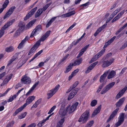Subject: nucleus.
<instances>
[{"label": "nucleus", "instance_id": "2f4dec72", "mask_svg": "<svg viewBox=\"0 0 127 127\" xmlns=\"http://www.w3.org/2000/svg\"><path fill=\"white\" fill-rule=\"evenodd\" d=\"M73 66L71 63H70L66 67V71H64L65 73H67L70 71L72 68V66Z\"/></svg>", "mask_w": 127, "mask_h": 127}, {"label": "nucleus", "instance_id": "c756f323", "mask_svg": "<svg viewBox=\"0 0 127 127\" xmlns=\"http://www.w3.org/2000/svg\"><path fill=\"white\" fill-rule=\"evenodd\" d=\"M43 11V8L39 9L35 14V17L36 18L39 16L42 13Z\"/></svg>", "mask_w": 127, "mask_h": 127}, {"label": "nucleus", "instance_id": "de8ad7c7", "mask_svg": "<svg viewBox=\"0 0 127 127\" xmlns=\"http://www.w3.org/2000/svg\"><path fill=\"white\" fill-rule=\"evenodd\" d=\"M36 50V49L35 48L33 47L30 50L28 53V55H31L33 52L35 51Z\"/></svg>", "mask_w": 127, "mask_h": 127}, {"label": "nucleus", "instance_id": "0eeeda50", "mask_svg": "<svg viewBox=\"0 0 127 127\" xmlns=\"http://www.w3.org/2000/svg\"><path fill=\"white\" fill-rule=\"evenodd\" d=\"M124 114L123 113H121L119 118L118 121L115 125V127H117L120 125L124 121ZM127 118V114L125 117V118Z\"/></svg>", "mask_w": 127, "mask_h": 127}, {"label": "nucleus", "instance_id": "72a5a7b5", "mask_svg": "<svg viewBox=\"0 0 127 127\" xmlns=\"http://www.w3.org/2000/svg\"><path fill=\"white\" fill-rule=\"evenodd\" d=\"M98 62H95L92 64L88 67V69L91 70L97 64Z\"/></svg>", "mask_w": 127, "mask_h": 127}, {"label": "nucleus", "instance_id": "ea45409f", "mask_svg": "<svg viewBox=\"0 0 127 127\" xmlns=\"http://www.w3.org/2000/svg\"><path fill=\"white\" fill-rule=\"evenodd\" d=\"M94 123V121L92 120L88 122L86 125L85 127H91Z\"/></svg>", "mask_w": 127, "mask_h": 127}, {"label": "nucleus", "instance_id": "4c0bfd02", "mask_svg": "<svg viewBox=\"0 0 127 127\" xmlns=\"http://www.w3.org/2000/svg\"><path fill=\"white\" fill-rule=\"evenodd\" d=\"M107 24H105L103 26H102L101 27H100L96 31L98 32L99 33L107 25Z\"/></svg>", "mask_w": 127, "mask_h": 127}, {"label": "nucleus", "instance_id": "864d4df0", "mask_svg": "<svg viewBox=\"0 0 127 127\" xmlns=\"http://www.w3.org/2000/svg\"><path fill=\"white\" fill-rule=\"evenodd\" d=\"M127 46V41L121 47L120 49V50H122L124 49Z\"/></svg>", "mask_w": 127, "mask_h": 127}, {"label": "nucleus", "instance_id": "69168bd1", "mask_svg": "<svg viewBox=\"0 0 127 127\" xmlns=\"http://www.w3.org/2000/svg\"><path fill=\"white\" fill-rule=\"evenodd\" d=\"M5 72H4L1 74H0V79H1L5 75Z\"/></svg>", "mask_w": 127, "mask_h": 127}, {"label": "nucleus", "instance_id": "dca6fc26", "mask_svg": "<svg viewBox=\"0 0 127 127\" xmlns=\"http://www.w3.org/2000/svg\"><path fill=\"white\" fill-rule=\"evenodd\" d=\"M15 8L16 7L15 6L11 7L4 15L3 17L4 19H5L9 16L14 11Z\"/></svg>", "mask_w": 127, "mask_h": 127}, {"label": "nucleus", "instance_id": "423d86ee", "mask_svg": "<svg viewBox=\"0 0 127 127\" xmlns=\"http://www.w3.org/2000/svg\"><path fill=\"white\" fill-rule=\"evenodd\" d=\"M78 104V102H76L72 105L71 107L70 105L68 106L66 108L67 111H68V114H70L74 112L76 109Z\"/></svg>", "mask_w": 127, "mask_h": 127}, {"label": "nucleus", "instance_id": "7ed1b4c3", "mask_svg": "<svg viewBox=\"0 0 127 127\" xmlns=\"http://www.w3.org/2000/svg\"><path fill=\"white\" fill-rule=\"evenodd\" d=\"M89 109L87 110L80 117L78 120L80 122L84 123H86L88 120L90 114Z\"/></svg>", "mask_w": 127, "mask_h": 127}, {"label": "nucleus", "instance_id": "49530a36", "mask_svg": "<svg viewBox=\"0 0 127 127\" xmlns=\"http://www.w3.org/2000/svg\"><path fill=\"white\" fill-rule=\"evenodd\" d=\"M51 115H49L48 117H47L45 119H43L42 120L40 121V122L41 123V124L43 125L44 123L47 120H48L49 117H50V116Z\"/></svg>", "mask_w": 127, "mask_h": 127}, {"label": "nucleus", "instance_id": "bb28decb", "mask_svg": "<svg viewBox=\"0 0 127 127\" xmlns=\"http://www.w3.org/2000/svg\"><path fill=\"white\" fill-rule=\"evenodd\" d=\"M116 38L115 36H114L113 37L110 39L107 42H106L104 46V48H106L107 46L110 45L112 43Z\"/></svg>", "mask_w": 127, "mask_h": 127}, {"label": "nucleus", "instance_id": "c9c22d12", "mask_svg": "<svg viewBox=\"0 0 127 127\" xmlns=\"http://www.w3.org/2000/svg\"><path fill=\"white\" fill-rule=\"evenodd\" d=\"M27 114V112H24L18 116V118L19 119H21L24 118L26 115Z\"/></svg>", "mask_w": 127, "mask_h": 127}, {"label": "nucleus", "instance_id": "5701e85b", "mask_svg": "<svg viewBox=\"0 0 127 127\" xmlns=\"http://www.w3.org/2000/svg\"><path fill=\"white\" fill-rule=\"evenodd\" d=\"M89 46V44L87 45L83 48L82 49L78 54V56L77 57V58H78L81 56L84 53V52L87 49L88 47Z\"/></svg>", "mask_w": 127, "mask_h": 127}, {"label": "nucleus", "instance_id": "052dcab7", "mask_svg": "<svg viewBox=\"0 0 127 127\" xmlns=\"http://www.w3.org/2000/svg\"><path fill=\"white\" fill-rule=\"evenodd\" d=\"M69 56V54H67L65 57H64L61 60L62 62H63L64 60H65Z\"/></svg>", "mask_w": 127, "mask_h": 127}, {"label": "nucleus", "instance_id": "f03ea898", "mask_svg": "<svg viewBox=\"0 0 127 127\" xmlns=\"http://www.w3.org/2000/svg\"><path fill=\"white\" fill-rule=\"evenodd\" d=\"M35 98V96H32L29 97L26 100V102L21 107L16 109L13 113V116H15L18 113L21 112L26 106L27 105L31 103L32 101Z\"/></svg>", "mask_w": 127, "mask_h": 127}, {"label": "nucleus", "instance_id": "4be33fe9", "mask_svg": "<svg viewBox=\"0 0 127 127\" xmlns=\"http://www.w3.org/2000/svg\"><path fill=\"white\" fill-rule=\"evenodd\" d=\"M101 105H100L96 108L95 109L92 115V117H94L100 112L101 109Z\"/></svg>", "mask_w": 127, "mask_h": 127}, {"label": "nucleus", "instance_id": "f8f14e48", "mask_svg": "<svg viewBox=\"0 0 127 127\" xmlns=\"http://www.w3.org/2000/svg\"><path fill=\"white\" fill-rule=\"evenodd\" d=\"M64 107V105H62L61 107V108L60 110L59 111V114L60 115V117H61L62 118L65 117L64 116L66 115L67 112V109H66V108L65 109L63 110V109Z\"/></svg>", "mask_w": 127, "mask_h": 127}, {"label": "nucleus", "instance_id": "c03bdc74", "mask_svg": "<svg viewBox=\"0 0 127 127\" xmlns=\"http://www.w3.org/2000/svg\"><path fill=\"white\" fill-rule=\"evenodd\" d=\"M20 32L19 31V30H17L15 32L14 35V37L15 38L17 37L20 35Z\"/></svg>", "mask_w": 127, "mask_h": 127}, {"label": "nucleus", "instance_id": "473e14b6", "mask_svg": "<svg viewBox=\"0 0 127 127\" xmlns=\"http://www.w3.org/2000/svg\"><path fill=\"white\" fill-rule=\"evenodd\" d=\"M35 22V21L34 20L30 22L28 24L26 25V28L27 29H29L31 27L34 23Z\"/></svg>", "mask_w": 127, "mask_h": 127}, {"label": "nucleus", "instance_id": "aec40b11", "mask_svg": "<svg viewBox=\"0 0 127 127\" xmlns=\"http://www.w3.org/2000/svg\"><path fill=\"white\" fill-rule=\"evenodd\" d=\"M50 33V31H47L38 41L40 42L41 41H43L49 36Z\"/></svg>", "mask_w": 127, "mask_h": 127}, {"label": "nucleus", "instance_id": "ddd939ff", "mask_svg": "<svg viewBox=\"0 0 127 127\" xmlns=\"http://www.w3.org/2000/svg\"><path fill=\"white\" fill-rule=\"evenodd\" d=\"M114 59L112 58L109 61H104L102 65V67H106L111 64L114 61Z\"/></svg>", "mask_w": 127, "mask_h": 127}, {"label": "nucleus", "instance_id": "6e6d98bb", "mask_svg": "<svg viewBox=\"0 0 127 127\" xmlns=\"http://www.w3.org/2000/svg\"><path fill=\"white\" fill-rule=\"evenodd\" d=\"M14 124V121H12L8 124V125H7L6 127H12L13 126Z\"/></svg>", "mask_w": 127, "mask_h": 127}, {"label": "nucleus", "instance_id": "a18cd8bd", "mask_svg": "<svg viewBox=\"0 0 127 127\" xmlns=\"http://www.w3.org/2000/svg\"><path fill=\"white\" fill-rule=\"evenodd\" d=\"M64 121V117L62 118L61 119L58 121V123L60 125H61L63 126V124Z\"/></svg>", "mask_w": 127, "mask_h": 127}, {"label": "nucleus", "instance_id": "6ab92c4d", "mask_svg": "<svg viewBox=\"0 0 127 127\" xmlns=\"http://www.w3.org/2000/svg\"><path fill=\"white\" fill-rule=\"evenodd\" d=\"M127 89V87H125V88L123 89L120 91L117 94L115 97L116 99H118L120 98L123 95L124 93Z\"/></svg>", "mask_w": 127, "mask_h": 127}, {"label": "nucleus", "instance_id": "a878e982", "mask_svg": "<svg viewBox=\"0 0 127 127\" xmlns=\"http://www.w3.org/2000/svg\"><path fill=\"white\" fill-rule=\"evenodd\" d=\"M75 13L74 11H72L70 12L63 14L61 16V18H64L70 17L71 15H73L75 14Z\"/></svg>", "mask_w": 127, "mask_h": 127}, {"label": "nucleus", "instance_id": "79ce46f5", "mask_svg": "<svg viewBox=\"0 0 127 127\" xmlns=\"http://www.w3.org/2000/svg\"><path fill=\"white\" fill-rule=\"evenodd\" d=\"M9 80V79L6 77L3 81V83L1 84V86H3L4 84H7Z\"/></svg>", "mask_w": 127, "mask_h": 127}, {"label": "nucleus", "instance_id": "774afa93", "mask_svg": "<svg viewBox=\"0 0 127 127\" xmlns=\"http://www.w3.org/2000/svg\"><path fill=\"white\" fill-rule=\"evenodd\" d=\"M12 76L13 74H11L8 76L7 77L10 80L12 78Z\"/></svg>", "mask_w": 127, "mask_h": 127}, {"label": "nucleus", "instance_id": "b1692460", "mask_svg": "<svg viewBox=\"0 0 127 127\" xmlns=\"http://www.w3.org/2000/svg\"><path fill=\"white\" fill-rule=\"evenodd\" d=\"M39 83V81H38L35 83L33 86L30 89L29 91L26 93V95H29L31 93L32 91L34 89L36 88L37 86Z\"/></svg>", "mask_w": 127, "mask_h": 127}, {"label": "nucleus", "instance_id": "58836bf2", "mask_svg": "<svg viewBox=\"0 0 127 127\" xmlns=\"http://www.w3.org/2000/svg\"><path fill=\"white\" fill-rule=\"evenodd\" d=\"M40 42H39V41L38 40L34 44L33 47L36 49L40 45Z\"/></svg>", "mask_w": 127, "mask_h": 127}, {"label": "nucleus", "instance_id": "c85d7f7f", "mask_svg": "<svg viewBox=\"0 0 127 127\" xmlns=\"http://www.w3.org/2000/svg\"><path fill=\"white\" fill-rule=\"evenodd\" d=\"M116 74V72L114 70L111 71L109 73L108 76L107 78L110 79L113 78Z\"/></svg>", "mask_w": 127, "mask_h": 127}, {"label": "nucleus", "instance_id": "603ef678", "mask_svg": "<svg viewBox=\"0 0 127 127\" xmlns=\"http://www.w3.org/2000/svg\"><path fill=\"white\" fill-rule=\"evenodd\" d=\"M19 54V53H16L14 55V56L12 57V59H13L14 60H15V59H18V56Z\"/></svg>", "mask_w": 127, "mask_h": 127}, {"label": "nucleus", "instance_id": "6e6552de", "mask_svg": "<svg viewBox=\"0 0 127 127\" xmlns=\"http://www.w3.org/2000/svg\"><path fill=\"white\" fill-rule=\"evenodd\" d=\"M115 84V82H112L108 84L102 90L101 94H105Z\"/></svg>", "mask_w": 127, "mask_h": 127}, {"label": "nucleus", "instance_id": "1a4fd4ad", "mask_svg": "<svg viewBox=\"0 0 127 127\" xmlns=\"http://www.w3.org/2000/svg\"><path fill=\"white\" fill-rule=\"evenodd\" d=\"M42 27L41 25H38L34 29L32 32L30 37H32L33 36H35L38 32L41 29Z\"/></svg>", "mask_w": 127, "mask_h": 127}, {"label": "nucleus", "instance_id": "a211bd4d", "mask_svg": "<svg viewBox=\"0 0 127 127\" xmlns=\"http://www.w3.org/2000/svg\"><path fill=\"white\" fill-rule=\"evenodd\" d=\"M127 89V87H125V88L123 89L120 91L117 94L115 97L116 99H118L120 98L123 95L124 93Z\"/></svg>", "mask_w": 127, "mask_h": 127}, {"label": "nucleus", "instance_id": "9d476101", "mask_svg": "<svg viewBox=\"0 0 127 127\" xmlns=\"http://www.w3.org/2000/svg\"><path fill=\"white\" fill-rule=\"evenodd\" d=\"M21 81L22 83L25 84H28L31 82V80L30 78L27 76L26 75H25L22 76L21 79Z\"/></svg>", "mask_w": 127, "mask_h": 127}, {"label": "nucleus", "instance_id": "cd10ccee", "mask_svg": "<svg viewBox=\"0 0 127 127\" xmlns=\"http://www.w3.org/2000/svg\"><path fill=\"white\" fill-rule=\"evenodd\" d=\"M82 62V59L81 58L79 59L76 60L73 63H71V64L73 66H75L79 65Z\"/></svg>", "mask_w": 127, "mask_h": 127}, {"label": "nucleus", "instance_id": "4468645a", "mask_svg": "<svg viewBox=\"0 0 127 127\" xmlns=\"http://www.w3.org/2000/svg\"><path fill=\"white\" fill-rule=\"evenodd\" d=\"M37 9V7H35L32 9L31 11L30 12L26 15V17L24 18V20H26L28 19L33 14L34 12Z\"/></svg>", "mask_w": 127, "mask_h": 127}, {"label": "nucleus", "instance_id": "680f3d73", "mask_svg": "<svg viewBox=\"0 0 127 127\" xmlns=\"http://www.w3.org/2000/svg\"><path fill=\"white\" fill-rule=\"evenodd\" d=\"M117 4V2L115 3L111 6L110 8V10H112L116 6V5Z\"/></svg>", "mask_w": 127, "mask_h": 127}, {"label": "nucleus", "instance_id": "37998d69", "mask_svg": "<svg viewBox=\"0 0 127 127\" xmlns=\"http://www.w3.org/2000/svg\"><path fill=\"white\" fill-rule=\"evenodd\" d=\"M9 2V1L8 0H6L2 5V6L3 7L2 8H3L4 9L5 8L8 4Z\"/></svg>", "mask_w": 127, "mask_h": 127}, {"label": "nucleus", "instance_id": "8fccbe9b", "mask_svg": "<svg viewBox=\"0 0 127 127\" xmlns=\"http://www.w3.org/2000/svg\"><path fill=\"white\" fill-rule=\"evenodd\" d=\"M78 83V81H76L70 87L73 89L77 86Z\"/></svg>", "mask_w": 127, "mask_h": 127}, {"label": "nucleus", "instance_id": "09e8293b", "mask_svg": "<svg viewBox=\"0 0 127 127\" xmlns=\"http://www.w3.org/2000/svg\"><path fill=\"white\" fill-rule=\"evenodd\" d=\"M59 85H58L56 86L53 90H52L53 91L54 93H55L57 91L58 89L59 88Z\"/></svg>", "mask_w": 127, "mask_h": 127}, {"label": "nucleus", "instance_id": "e2e57ef3", "mask_svg": "<svg viewBox=\"0 0 127 127\" xmlns=\"http://www.w3.org/2000/svg\"><path fill=\"white\" fill-rule=\"evenodd\" d=\"M36 124L34 123H32L29 125L27 127H35L36 126Z\"/></svg>", "mask_w": 127, "mask_h": 127}, {"label": "nucleus", "instance_id": "7c9ffc66", "mask_svg": "<svg viewBox=\"0 0 127 127\" xmlns=\"http://www.w3.org/2000/svg\"><path fill=\"white\" fill-rule=\"evenodd\" d=\"M57 17H55L51 18L46 25V27L47 28L56 19Z\"/></svg>", "mask_w": 127, "mask_h": 127}, {"label": "nucleus", "instance_id": "bf43d9fd", "mask_svg": "<svg viewBox=\"0 0 127 127\" xmlns=\"http://www.w3.org/2000/svg\"><path fill=\"white\" fill-rule=\"evenodd\" d=\"M75 24H73L69 28L66 30V32H69L70 30L73 28L75 25Z\"/></svg>", "mask_w": 127, "mask_h": 127}, {"label": "nucleus", "instance_id": "5fc2aeb1", "mask_svg": "<svg viewBox=\"0 0 127 127\" xmlns=\"http://www.w3.org/2000/svg\"><path fill=\"white\" fill-rule=\"evenodd\" d=\"M25 28L24 26L23 25L20 27L19 29L18 30H19V31L20 32L21 31H23L24 30Z\"/></svg>", "mask_w": 127, "mask_h": 127}, {"label": "nucleus", "instance_id": "4d7b16f0", "mask_svg": "<svg viewBox=\"0 0 127 127\" xmlns=\"http://www.w3.org/2000/svg\"><path fill=\"white\" fill-rule=\"evenodd\" d=\"M79 71V69H77L75 70H74L71 73L74 76Z\"/></svg>", "mask_w": 127, "mask_h": 127}, {"label": "nucleus", "instance_id": "2eb2a0df", "mask_svg": "<svg viewBox=\"0 0 127 127\" xmlns=\"http://www.w3.org/2000/svg\"><path fill=\"white\" fill-rule=\"evenodd\" d=\"M15 8L16 7L15 6L11 7L4 15L3 17L4 19H5L9 16L14 11Z\"/></svg>", "mask_w": 127, "mask_h": 127}, {"label": "nucleus", "instance_id": "a19ab883", "mask_svg": "<svg viewBox=\"0 0 127 127\" xmlns=\"http://www.w3.org/2000/svg\"><path fill=\"white\" fill-rule=\"evenodd\" d=\"M97 101L96 100H94L91 103V105L92 107L95 106L97 103Z\"/></svg>", "mask_w": 127, "mask_h": 127}, {"label": "nucleus", "instance_id": "e433bc0d", "mask_svg": "<svg viewBox=\"0 0 127 127\" xmlns=\"http://www.w3.org/2000/svg\"><path fill=\"white\" fill-rule=\"evenodd\" d=\"M54 92L52 90H50L49 93L47 94L48 97L47 98L48 99H49L55 93H54Z\"/></svg>", "mask_w": 127, "mask_h": 127}, {"label": "nucleus", "instance_id": "393cba45", "mask_svg": "<svg viewBox=\"0 0 127 127\" xmlns=\"http://www.w3.org/2000/svg\"><path fill=\"white\" fill-rule=\"evenodd\" d=\"M28 39V37L26 36L25 38L22 40L21 43L19 44L18 48L19 49H21L23 48V44Z\"/></svg>", "mask_w": 127, "mask_h": 127}, {"label": "nucleus", "instance_id": "0e129e2a", "mask_svg": "<svg viewBox=\"0 0 127 127\" xmlns=\"http://www.w3.org/2000/svg\"><path fill=\"white\" fill-rule=\"evenodd\" d=\"M89 4V2H88L85 4H84L82 5H81L80 6H83L84 7H85L88 5Z\"/></svg>", "mask_w": 127, "mask_h": 127}, {"label": "nucleus", "instance_id": "f257e3e1", "mask_svg": "<svg viewBox=\"0 0 127 127\" xmlns=\"http://www.w3.org/2000/svg\"><path fill=\"white\" fill-rule=\"evenodd\" d=\"M125 98L124 97L120 99L119 101L116 103L115 105L117 107L115 110H114L112 113L110 117L107 120V122L110 121L113 118L115 115L119 110V107L121 106L123 103L124 101L125 100Z\"/></svg>", "mask_w": 127, "mask_h": 127}, {"label": "nucleus", "instance_id": "3c124183", "mask_svg": "<svg viewBox=\"0 0 127 127\" xmlns=\"http://www.w3.org/2000/svg\"><path fill=\"white\" fill-rule=\"evenodd\" d=\"M56 107V106L55 105H54L53 106L48 112V114H51L54 110V109H55Z\"/></svg>", "mask_w": 127, "mask_h": 127}, {"label": "nucleus", "instance_id": "39448f33", "mask_svg": "<svg viewBox=\"0 0 127 127\" xmlns=\"http://www.w3.org/2000/svg\"><path fill=\"white\" fill-rule=\"evenodd\" d=\"M78 104V102H76L72 105L71 107L70 105L68 106L66 108L67 111H68V114H70L74 112L76 109Z\"/></svg>", "mask_w": 127, "mask_h": 127}, {"label": "nucleus", "instance_id": "f704fd0d", "mask_svg": "<svg viewBox=\"0 0 127 127\" xmlns=\"http://www.w3.org/2000/svg\"><path fill=\"white\" fill-rule=\"evenodd\" d=\"M14 50V48L12 46L7 47L5 48V51L7 52H9L13 51Z\"/></svg>", "mask_w": 127, "mask_h": 127}, {"label": "nucleus", "instance_id": "20e7f679", "mask_svg": "<svg viewBox=\"0 0 127 127\" xmlns=\"http://www.w3.org/2000/svg\"><path fill=\"white\" fill-rule=\"evenodd\" d=\"M14 19H13L7 22L2 27L0 30V38L3 35L4 33V31L12 23L14 22Z\"/></svg>", "mask_w": 127, "mask_h": 127}, {"label": "nucleus", "instance_id": "412c9836", "mask_svg": "<svg viewBox=\"0 0 127 127\" xmlns=\"http://www.w3.org/2000/svg\"><path fill=\"white\" fill-rule=\"evenodd\" d=\"M110 71V70H108L107 71L105 72L104 73L100 76L99 79V81L100 83H102L104 82L106 77Z\"/></svg>", "mask_w": 127, "mask_h": 127}, {"label": "nucleus", "instance_id": "338daca9", "mask_svg": "<svg viewBox=\"0 0 127 127\" xmlns=\"http://www.w3.org/2000/svg\"><path fill=\"white\" fill-rule=\"evenodd\" d=\"M49 6V5L48 4H47L46 5H45L44 7H43V10L44 11H45V10L47 9L48 8V7Z\"/></svg>", "mask_w": 127, "mask_h": 127}, {"label": "nucleus", "instance_id": "9b49d317", "mask_svg": "<svg viewBox=\"0 0 127 127\" xmlns=\"http://www.w3.org/2000/svg\"><path fill=\"white\" fill-rule=\"evenodd\" d=\"M105 52L104 50H102L100 52L94 56L92 60L90 61V63H92L95 61L99 57H101Z\"/></svg>", "mask_w": 127, "mask_h": 127}, {"label": "nucleus", "instance_id": "13d9d810", "mask_svg": "<svg viewBox=\"0 0 127 127\" xmlns=\"http://www.w3.org/2000/svg\"><path fill=\"white\" fill-rule=\"evenodd\" d=\"M42 52L43 50H42L36 53L34 56L36 57H37L38 56L40 55Z\"/></svg>", "mask_w": 127, "mask_h": 127}, {"label": "nucleus", "instance_id": "f3484780", "mask_svg": "<svg viewBox=\"0 0 127 127\" xmlns=\"http://www.w3.org/2000/svg\"><path fill=\"white\" fill-rule=\"evenodd\" d=\"M78 90V89L77 88H76L74 89L73 90L69 95L68 99L70 100L73 98L77 93Z\"/></svg>", "mask_w": 127, "mask_h": 127}]
</instances>
